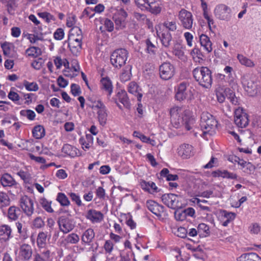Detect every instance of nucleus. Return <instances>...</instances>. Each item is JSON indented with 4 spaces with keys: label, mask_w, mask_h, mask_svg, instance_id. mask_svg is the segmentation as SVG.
Instances as JSON below:
<instances>
[{
    "label": "nucleus",
    "mask_w": 261,
    "mask_h": 261,
    "mask_svg": "<svg viewBox=\"0 0 261 261\" xmlns=\"http://www.w3.org/2000/svg\"><path fill=\"white\" fill-rule=\"evenodd\" d=\"M237 58L239 62L243 65L248 67H253L255 66V64L251 60L241 54H238Z\"/></svg>",
    "instance_id": "nucleus-36"
},
{
    "label": "nucleus",
    "mask_w": 261,
    "mask_h": 261,
    "mask_svg": "<svg viewBox=\"0 0 261 261\" xmlns=\"http://www.w3.org/2000/svg\"><path fill=\"white\" fill-rule=\"evenodd\" d=\"M83 38L81 29L78 27H72L69 33L68 37Z\"/></svg>",
    "instance_id": "nucleus-47"
},
{
    "label": "nucleus",
    "mask_w": 261,
    "mask_h": 261,
    "mask_svg": "<svg viewBox=\"0 0 261 261\" xmlns=\"http://www.w3.org/2000/svg\"><path fill=\"white\" fill-rule=\"evenodd\" d=\"M178 154L183 159H188L193 155V148L192 145L183 144L178 148Z\"/></svg>",
    "instance_id": "nucleus-20"
},
{
    "label": "nucleus",
    "mask_w": 261,
    "mask_h": 261,
    "mask_svg": "<svg viewBox=\"0 0 261 261\" xmlns=\"http://www.w3.org/2000/svg\"><path fill=\"white\" fill-rule=\"evenodd\" d=\"M94 237L95 232L94 230L89 228L83 232L81 237V240L84 243L89 244L93 241Z\"/></svg>",
    "instance_id": "nucleus-27"
},
{
    "label": "nucleus",
    "mask_w": 261,
    "mask_h": 261,
    "mask_svg": "<svg viewBox=\"0 0 261 261\" xmlns=\"http://www.w3.org/2000/svg\"><path fill=\"white\" fill-rule=\"evenodd\" d=\"M127 17V13L123 9L121 8L117 11L113 17L116 29L121 30L125 27L126 24V18Z\"/></svg>",
    "instance_id": "nucleus-14"
},
{
    "label": "nucleus",
    "mask_w": 261,
    "mask_h": 261,
    "mask_svg": "<svg viewBox=\"0 0 261 261\" xmlns=\"http://www.w3.org/2000/svg\"><path fill=\"white\" fill-rule=\"evenodd\" d=\"M159 75L161 79L167 81L172 79L175 74V68L170 62H164L159 68Z\"/></svg>",
    "instance_id": "nucleus-11"
},
{
    "label": "nucleus",
    "mask_w": 261,
    "mask_h": 261,
    "mask_svg": "<svg viewBox=\"0 0 261 261\" xmlns=\"http://www.w3.org/2000/svg\"><path fill=\"white\" fill-rule=\"evenodd\" d=\"M146 205L147 208L157 217H161L162 216V214L164 211L163 206L153 200H148Z\"/></svg>",
    "instance_id": "nucleus-19"
},
{
    "label": "nucleus",
    "mask_w": 261,
    "mask_h": 261,
    "mask_svg": "<svg viewBox=\"0 0 261 261\" xmlns=\"http://www.w3.org/2000/svg\"><path fill=\"white\" fill-rule=\"evenodd\" d=\"M141 185L143 189L150 193L157 192V187L153 182H146L143 181L141 183Z\"/></svg>",
    "instance_id": "nucleus-37"
},
{
    "label": "nucleus",
    "mask_w": 261,
    "mask_h": 261,
    "mask_svg": "<svg viewBox=\"0 0 261 261\" xmlns=\"http://www.w3.org/2000/svg\"><path fill=\"white\" fill-rule=\"evenodd\" d=\"M1 47L5 55L10 56L12 54L14 45L11 43L5 42L1 45Z\"/></svg>",
    "instance_id": "nucleus-46"
},
{
    "label": "nucleus",
    "mask_w": 261,
    "mask_h": 261,
    "mask_svg": "<svg viewBox=\"0 0 261 261\" xmlns=\"http://www.w3.org/2000/svg\"><path fill=\"white\" fill-rule=\"evenodd\" d=\"M1 182L3 187H14L17 188L18 183L13 177L8 173L4 174L1 178Z\"/></svg>",
    "instance_id": "nucleus-24"
},
{
    "label": "nucleus",
    "mask_w": 261,
    "mask_h": 261,
    "mask_svg": "<svg viewBox=\"0 0 261 261\" xmlns=\"http://www.w3.org/2000/svg\"><path fill=\"white\" fill-rule=\"evenodd\" d=\"M101 88L108 93V95L110 96L113 92L112 83L108 77H102L100 80Z\"/></svg>",
    "instance_id": "nucleus-30"
},
{
    "label": "nucleus",
    "mask_w": 261,
    "mask_h": 261,
    "mask_svg": "<svg viewBox=\"0 0 261 261\" xmlns=\"http://www.w3.org/2000/svg\"><path fill=\"white\" fill-rule=\"evenodd\" d=\"M40 203L42 207L47 212L53 213L54 212L53 209L51 207V202L48 201L46 199L44 198H41Z\"/></svg>",
    "instance_id": "nucleus-51"
},
{
    "label": "nucleus",
    "mask_w": 261,
    "mask_h": 261,
    "mask_svg": "<svg viewBox=\"0 0 261 261\" xmlns=\"http://www.w3.org/2000/svg\"><path fill=\"white\" fill-rule=\"evenodd\" d=\"M64 31L62 28L57 29L54 33V37L56 40H61L64 37Z\"/></svg>",
    "instance_id": "nucleus-56"
},
{
    "label": "nucleus",
    "mask_w": 261,
    "mask_h": 261,
    "mask_svg": "<svg viewBox=\"0 0 261 261\" xmlns=\"http://www.w3.org/2000/svg\"><path fill=\"white\" fill-rule=\"evenodd\" d=\"M138 86L135 82H130L128 86V91L132 94H137V98L139 101L141 100L142 94L138 93Z\"/></svg>",
    "instance_id": "nucleus-40"
},
{
    "label": "nucleus",
    "mask_w": 261,
    "mask_h": 261,
    "mask_svg": "<svg viewBox=\"0 0 261 261\" xmlns=\"http://www.w3.org/2000/svg\"><path fill=\"white\" fill-rule=\"evenodd\" d=\"M10 204V199L6 193L0 192V209L2 211L4 215L6 214L5 208L9 206Z\"/></svg>",
    "instance_id": "nucleus-31"
},
{
    "label": "nucleus",
    "mask_w": 261,
    "mask_h": 261,
    "mask_svg": "<svg viewBox=\"0 0 261 261\" xmlns=\"http://www.w3.org/2000/svg\"><path fill=\"white\" fill-rule=\"evenodd\" d=\"M104 25L109 32H112L114 29L113 22L109 19H106L104 21Z\"/></svg>",
    "instance_id": "nucleus-63"
},
{
    "label": "nucleus",
    "mask_w": 261,
    "mask_h": 261,
    "mask_svg": "<svg viewBox=\"0 0 261 261\" xmlns=\"http://www.w3.org/2000/svg\"><path fill=\"white\" fill-rule=\"evenodd\" d=\"M146 50L149 54H154L156 47L149 39L146 40Z\"/></svg>",
    "instance_id": "nucleus-58"
},
{
    "label": "nucleus",
    "mask_w": 261,
    "mask_h": 261,
    "mask_svg": "<svg viewBox=\"0 0 261 261\" xmlns=\"http://www.w3.org/2000/svg\"><path fill=\"white\" fill-rule=\"evenodd\" d=\"M86 217L93 223H99L103 218V214L99 211L95 210H90L88 211Z\"/></svg>",
    "instance_id": "nucleus-23"
},
{
    "label": "nucleus",
    "mask_w": 261,
    "mask_h": 261,
    "mask_svg": "<svg viewBox=\"0 0 261 261\" xmlns=\"http://www.w3.org/2000/svg\"><path fill=\"white\" fill-rule=\"evenodd\" d=\"M19 205L23 213L28 217H31L34 214L33 200L26 195L22 196L19 200Z\"/></svg>",
    "instance_id": "nucleus-12"
},
{
    "label": "nucleus",
    "mask_w": 261,
    "mask_h": 261,
    "mask_svg": "<svg viewBox=\"0 0 261 261\" xmlns=\"http://www.w3.org/2000/svg\"><path fill=\"white\" fill-rule=\"evenodd\" d=\"M71 92L74 96H77L81 93V88L79 85L75 84H72L71 85Z\"/></svg>",
    "instance_id": "nucleus-61"
},
{
    "label": "nucleus",
    "mask_w": 261,
    "mask_h": 261,
    "mask_svg": "<svg viewBox=\"0 0 261 261\" xmlns=\"http://www.w3.org/2000/svg\"><path fill=\"white\" fill-rule=\"evenodd\" d=\"M38 15L40 17L45 19L47 23L55 20V17L49 13L46 12L38 13Z\"/></svg>",
    "instance_id": "nucleus-54"
},
{
    "label": "nucleus",
    "mask_w": 261,
    "mask_h": 261,
    "mask_svg": "<svg viewBox=\"0 0 261 261\" xmlns=\"http://www.w3.org/2000/svg\"><path fill=\"white\" fill-rule=\"evenodd\" d=\"M57 200L62 206H67L70 205V201L64 193H59L57 197Z\"/></svg>",
    "instance_id": "nucleus-44"
},
{
    "label": "nucleus",
    "mask_w": 261,
    "mask_h": 261,
    "mask_svg": "<svg viewBox=\"0 0 261 261\" xmlns=\"http://www.w3.org/2000/svg\"><path fill=\"white\" fill-rule=\"evenodd\" d=\"M192 201L198 205L201 210L210 211V207L208 206V203L207 201L205 200H200L197 198H193Z\"/></svg>",
    "instance_id": "nucleus-42"
},
{
    "label": "nucleus",
    "mask_w": 261,
    "mask_h": 261,
    "mask_svg": "<svg viewBox=\"0 0 261 261\" xmlns=\"http://www.w3.org/2000/svg\"><path fill=\"white\" fill-rule=\"evenodd\" d=\"M156 34L159 37L162 45L166 48H169L172 43V37L170 32H166V30H161L155 28Z\"/></svg>",
    "instance_id": "nucleus-17"
},
{
    "label": "nucleus",
    "mask_w": 261,
    "mask_h": 261,
    "mask_svg": "<svg viewBox=\"0 0 261 261\" xmlns=\"http://www.w3.org/2000/svg\"><path fill=\"white\" fill-rule=\"evenodd\" d=\"M32 254L33 250L29 244L24 243L20 246L19 255L22 260H29L32 258Z\"/></svg>",
    "instance_id": "nucleus-18"
},
{
    "label": "nucleus",
    "mask_w": 261,
    "mask_h": 261,
    "mask_svg": "<svg viewBox=\"0 0 261 261\" xmlns=\"http://www.w3.org/2000/svg\"><path fill=\"white\" fill-rule=\"evenodd\" d=\"M178 18L181 25L186 29H191L193 23V16L191 12L182 9L179 12Z\"/></svg>",
    "instance_id": "nucleus-16"
},
{
    "label": "nucleus",
    "mask_w": 261,
    "mask_h": 261,
    "mask_svg": "<svg viewBox=\"0 0 261 261\" xmlns=\"http://www.w3.org/2000/svg\"><path fill=\"white\" fill-rule=\"evenodd\" d=\"M68 195L71 198V200L75 202V203L78 205V206H81L82 205V201L81 200L80 196L77 195L76 194L74 193H68Z\"/></svg>",
    "instance_id": "nucleus-59"
},
{
    "label": "nucleus",
    "mask_w": 261,
    "mask_h": 261,
    "mask_svg": "<svg viewBox=\"0 0 261 261\" xmlns=\"http://www.w3.org/2000/svg\"><path fill=\"white\" fill-rule=\"evenodd\" d=\"M214 176H221L223 177H227L230 178H236L237 175L233 173H230L228 172L227 171L224 170L223 171H218L217 172H214Z\"/></svg>",
    "instance_id": "nucleus-50"
},
{
    "label": "nucleus",
    "mask_w": 261,
    "mask_h": 261,
    "mask_svg": "<svg viewBox=\"0 0 261 261\" xmlns=\"http://www.w3.org/2000/svg\"><path fill=\"white\" fill-rule=\"evenodd\" d=\"M59 229L63 233H67L75 227L74 220L66 216L60 217L58 220Z\"/></svg>",
    "instance_id": "nucleus-13"
},
{
    "label": "nucleus",
    "mask_w": 261,
    "mask_h": 261,
    "mask_svg": "<svg viewBox=\"0 0 261 261\" xmlns=\"http://www.w3.org/2000/svg\"><path fill=\"white\" fill-rule=\"evenodd\" d=\"M136 6L141 10L147 11L152 14L160 13L161 8L160 7L159 0H134Z\"/></svg>",
    "instance_id": "nucleus-6"
},
{
    "label": "nucleus",
    "mask_w": 261,
    "mask_h": 261,
    "mask_svg": "<svg viewBox=\"0 0 261 261\" xmlns=\"http://www.w3.org/2000/svg\"><path fill=\"white\" fill-rule=\"evenodd\" d=\"M156 28L161 30L165 31L168 32H173L177 29V24L175 21H166L162 24H159Z\"/></svg>",
    "instance_id": "nucleus-26"
},
{
    "label": "nucleus",
    "mask_w": 261,
    "mask_h": 261,
    "mask_svg": "<svg viewBox=\"0 0 261 261\" xmlns=\"http://www.w3.org/2000/svg\"><path fill=\"white\" fill-rule=\"evenodd\" d=\"M171 122L175 128L184 126L186 129L190 130L194 123V119L190 116L188 112H185L180 107H175L170 110Z\"/></svg>",
    "instance_id": "nucleus-1"
},
{
    "label": "nucleus",
    "mask_w": 261,
    "mask_h": 261,
    "mask_svg": "<svg viewBox=\"0 0 261 261\" xmlns=\"http://www.w3.org/2000/svg\"><path fill=\"white\" fill-rule=\"evenodd\" d=\"M40 254L42 257H43V258H44L46 261L49 260L52 256V253L50 251L46 248H44L42 251H41Z\"/></svg>",
    "instance_id": "nucleus-60"
},
{
    "label": "nucleus",
    "mask_w": 261,
    "mask_h": 261,
    "mask_svg": "<svg viewBox=\"0 0 261 261\" xmlns=\"http://www.w3.org/2000/svg\"><path fill=\"white\" fill-rule=\"evenodd\" d=\"M217 121L214 117L207 112H203L201 115L200 126L204 135H212L217 126Z\"/></svg>",
    "instance_id": "nucleus-4"
},
{
    "label": "nucleus",
    "mask_w": 261,
    "mask_h": 261,
    "mask_svg": "<svg viewBox=\"0 0 261 261\" xmlns=\"http://www.w3.org/2000/svg\"><path fill=\"white\" fill-rule=\"evenodd\" d=\"M45 222L41 217H37L32 222V228L40 229L44 227Z\"/></svg>",
    "instance_id": "nucleus-45"
},
{
    "label": "nucleus",
    "mask_w": 261,
    "mask_h": 261,
    "mask_svg": "<svg viewBox=\"0 0 261 261\" xmlns=\"http://www.w3.org/2000/svg\"><path fill=\"white\" fill-rule=\"evenodd\" d=\"M33 135L34 137L37 139L43 138L45 136L44 127L40 125L35 126L33 130Z\"/></svg>",
    "instance_id": "nucleus-39"
},
{
    "label": "nucleus",
    "mask_w": 261,
    "mask_h": 261,
    "mask_svg": "<svg viewBox=\"0 0 261 261\" xmlns=\"http://www.w3.org/2000/svg\"><path fill=\"white\" fill-rule=\"evenodd\" d=\"M197 229L198 230V232H199V236L200 237H205L210 233L209 226L205 223L199 224Z\"/></svg>",
    "instance_id": "nucleus-38"
},
{
    "label": "nucleus",
    "mask_w": 261,
    "mask_h": 261,
    "mask_svg": "<svg viewBox=\"0 0 261 261\" xmlns=\"http://www.w3.org/2000/svg\"><path fill=\"white\" fill-rule=\"evenodd\" d=\"M193 75L199 84L205 88H208L212 83L211 71L206 67L195 68L193 70Z\"/></svg>",
    "instance_id": "nucleus-3"
},
{
    "label": "nucleus",
    "mask_w": 261,
    "mask_h": 261,
    "mask_svg": "<svg viewBox=\"0 0 261 261\" xmlns=\"http://www.w3.org/2000/svg\"><path fill=\"white\" fill-rule=\"evenodd\" d=\"M174 216L177 220L183 221L186 218L185 212L176 211L174 213Z\"/></svg>",
    "instance_id": "nucleus-62"
},
{
    "label": "nucleus",
    "mask_w": 261,
    "mask_h": 261,
    "mask_svg": "<svg viewBox=\"0 0 261 261\" xmlns=\"http://www.w3.org/2000/svg\"><path fill=\"white\" fill-rule=\"evenodd\" d=\"M12 229L9 225L4 224L0 226V241L6 242L8 241L11 238Z\"/></svg>",
    "instance_id": "nucleus-21"
},
{
    "label": "nucleus",
    "mask_w": 261,
    "mask_h": 261,
    "mask_svg": "<svg viewBox=\"0 0 261 261\" xmlns=\"http://www.w3.org/2000/svg\"><path fill=\"white\" fill-rule=\"evenodd\" d=\"M113 247L114 244L111 240H107L105 242L103 248L106 253L110 254L113 250Z\"/></svg>",
    "instance_id": "nucleus-57"
},
{
    "label": "nucleus",
    "mask_w": 261,
    "mask_h": 261,
    "mask_svg": "<svg viewBox=\"0 0 261 261\" xmlns=\"http://www.w3.org/2000/svg\"><path fill=\"white\" fill-rule=\"evenodd\" d=\"M65 241L68 244H75L79 242L80 237L77 234L71 233L66 236Z\"/></svg>",
    "instance_id": "nucleus-49"
},
{
    "label": "nucleus",
    "mask_w": 261,
    "mask_h": 261,
    "mask_svg": "<svg viewBox=\"0 0 261 261\" xmlns=\"http://www.w3.org/2000/svg\"><path fill=\"white\" fill-rule=\"evenodd\" d=\"M21 116L27 117L30 120H33L35 119L36 114L35 112L31 110H23L20 112Z\"/></svg>",
    "instance_id": "nucleus-52"
},
{
    "label": "nucleus",
    "mask_w": 261,
    "mask_h": 261,
    "mask_svg": "<svg viewBox=\"0 0 261 261\" xmlns=\"http://www.w3.org/2000/svg\"><path fill=\"white\" fill-rule=\"evenodd\" d=\"M91 108L96 112L99 124L105 126L107 122L108 114L104 103L100 100L92 101Z\"/></svg>",
    "instance_id": "nucleus-7"
},
{
    "label": "nucleus",
    "mask_w": 261,
    "mask_h": 261,
    "mask_svg": "<svg viewBox=\"0 0 261 261\" xmlns=\"http://www.w3.org/2000/svg\"><path fill=\"white\" fill-rule=\"evenodd\" d=\"M117 100L121 102L124 107L126 108H129L130 102L127 97V93L124 90H120L117 92L115 100V102L117 103L118 107L122 109L121 106L117 103Z\"/></svg>",
    "instance_id": "nucleus-22"
},
{
    "label": "nucleus",
    "mask_w": 261,
    "mask_h": 261,
    "mask_svg": "<svg viewBox=\"0 0 261 261\" xmlns=\"http://www.w3.org/2000/svg\"><path fill=\"white\" fill-rule=\"evenodd\" d=\"M15 226L17 228V232L19 234V236L23 239H27L28 238L27 228L23 227L22 224L20 222H17L15 223Z\"/></svg>",
    "instance_id": "nucleus-48"
},
{
    "label": "nucleus",
    "mask_w": 261,
    "mask_h": 261,
    "mask_svg": "<svg viewBox=\"0 0 261 261\" xmlns=\"http://www.w3.org/2000/svg\"><path fill=\"white\" fill-rule=\"evenodd\" d=\"M189 87L187 82L180 83L175 88V98L177 100L181 101L184 99H192L193 98L194 89Z\"/></svg>",
    "instance_id": "nucleus-5"
},
{
    "label": "nucleus",
    "mask_w": 261,
    "mask_h": 261,
    "mask_svg": "<svg viewBox=\"0 0 261 261\" xmlns=\"http://www.w3.org/2000/svg\"><path fill=\"white\" fill-rule=\"evenodd\" d=\"M214 14L216 18L228 21L231 18V9L224 4H219L217 5L214 10Z\"/></svg>",
    "instance_id": "nucleus-10"
},
{
    "label": "nucleus",
    "mask_w": 261,
    "mask_h": 261,
    "mask_svg": "<svg viewBox=\"0 0 261 261\" xmlns=\"http://www.w3.org/2000/svg\"><path fill=\"white\" fill-rule=\"evenodd\" d=\"M241 81L244 89L250 96H255L260 92L261 82L256 75H244Z\"/></svg>",
    "instance_id": "nucleus-2"
},
{
    "label": "nucleus",
    "mask_w": 261,
    "mask_h": 261,
    "mask_svg": "<svg viewBox=\"0 0 261 261\" xmlns=\"http://www.w3.org/2000/svg\"><path fill=\"white\" fill-rule=\"evenodd\" d=\"M27 38L29 40L31 43H35L38 40H42V38L41 37L38 36V35H35L34 34H29L28 35Z\"/></svg>",
    "instance_id": "nucleus-64"
},
{
    "label": "nucleus",
    "mask_w": 261,
    "mask_h": 261,
    "mask_svg": "<svg viewBox=\"0 0 261 261\" xmlns=\"http://www.w3.org/2000/svg\"><path fill=\"white\" fill-rule=\"evenodd\" d=\"M191 54L193 56V59L195 60L196 62H200V60H203V55L199 49L197 48H194L192 50Z\"/></svg>",
    "instance_id": "nucleus-53"
},
{
    "label": "nucleus",
    "mask_w": 261,
    "mask_h": 261,
    "mask_svg": "<svg viewBox=\"0 0 261 261\" xmlns=\"http://www.w3.org/2000/svg\"><path fill=\"white\" fill-rule=\"evenodd\" d=\"M181 196L171 193L165 194L161 197L163 203L168 207L173 209L181 207Z\"/></svg>",
    "instance_id": "nucleus-9"
},
{
    "label": "nucleus",
    "mask_w": 261,
    "mask_h": 261,
    "mask_svg": "<svg viewBox=\"0 0 261 261\" xmlns=\"http://www.w3.org/2000/svg\"><path fill=\"white\" fill-rule=\"evenodd\" d=\"M26 53L29 56L36 58L42 54V51L38 47L32 46L26 50Z\"/></svg>",
    "instance_id": "nucleus-41"
},
{
    "label": "nucleus",
    "mask_w": 261,
    "mask_h": 261,
    "mask_svg": "<svg viewBox=\"0 0 261 261\" xmlns=\"http://www.w3.org/2000/svg\"><path fill=\"white\" fill-rule=\"evenodd\" d=\"M230 90L228 88L223 89L222 88L217 89L216 91V96L218 101L220 103H222L225 99V97L227 96V93H228Z\"/></svg>",
    "instance_id": "nucleus-34"
},
{
    "label": "nucleus",
    "mask_w": 261,
    "mask_h": 261,
    "mask_svg": "<svg viewBox=\"0 0 261 261\" xmlns=\"http://www.w3.org/2000/svg\"><path fill=\"white\" fill-rule=\"evenodd\" d=\"M49 237H50L51 235L49 233L48 234V232L40 231L37 237V244L39 248H44L46 244L47 238Z\"/></svg>",
    "instance_id": "nucleus-32"
},
{
    "label": "nucleus",
    "mask_w": 261,
    "mask_h": 261,
    "mask_svg": "<svg viewBox=\"0 0 261 261\" xmlns=\"http://www.w3.org/2000/svg\"><path fill=\"white\" fill-rule=\"evenodd\" d=\"M20 215V210L19 207L13 205L10 206L8 209L7 217L11 221H16Z\"/></svg>",
    "instance_id": "nucleus-25"
},
{
    "label": "nucleus",
    "mask_w": 261,
    "mask_h": 261,
    "mask_svg": "<svg viewBox=\"0 0 261 261\" xmlns=\"http://www.w3.org/2000/svg\"><path fill=\"white\" fill-rule=\"evenodd\" d=\"M24 86L26 89L30 91H36L38 90V86L36 83L25 81L24 83Z\"/></svg>",
    "instance_id": "nucleus-55"
},
{
    "label": "nucleus",
    "mask_w": 261,
    "mask_h": 261,
    "mask_svg": "<svg viewBox=\"0 0 261 261\" xmlns=\"http://www.w3.org/2000/svg\"><path fill=\"white\" fill-rule=\"evenodd\" d=\"M200 42L204 49L208 53L212 51V43L207 36L204 34L201 35L200 36Z\"/></svg>",
    "instance_id": "nucleus-28"
},
{
    "label": "nucleus",
    "mask_w": 261,
    "mask_h": 261,
    "mask_svg": "<svg viewBox=\"0 0 261 261\" xmlns=\"http://www.w3.org/2000/svg\"><path fill=\"white\" fill-rule=\"evenodd\" d=\"M128 55V51L124 48H119L115 50L111 56V64L114 67L120 68L125 64Z\"/></svg>",
    "instance_id": "nucleus-8"
},
{
    "label": "nucleus",
    "mask_w": 261,
    "mask_h": 261,
    "mask_svg": "<svg viewBox=\"0 0 261 261\" xmlns=\"http://www.w3.org/2000/svg\"><path fill=\"white\" fill-rule=\"evenodd\" d=\"M78 150L76 148L69 145L65 144L62 149V151L71 156H75L78 154Z\"/></svg>",
    "instance_id": "nucleus-33"
},
{
    "label": "nucleus",
    "mask_w": 261,
    "mask_h": 261,
    "mask_svg": "<svg viewBox=\"0 0 261 261\" xmlns=\"http://www.w3.org/2000/svg\"><path fill=\"white\" fill-rule=\"evenodd\" d=\"M238 261H261V258L255 253H246L237 258Z\"/></svg>",
    "instance_id": "nucleus-29"
},
{
    "label": "nucleus",
    "mask_w": 261,
    "mask_h": 261,
    "mask_svg": "<svg viewBox=\"0 0 261 261\" xmlns=\"http://www.w3.org/2000/svg\"><path fill=\"white\" fill-rule=\"evenodd\" d=\"M131 70L132 66L128 65L125 67L120 75L121 82H125L130 80L132 75Z\"/></svg>",
    "instance_id": "nucleus-35"
},
{
    "label": "nucleus",
    "mask_w": 261,
    "mask_h": 261,
    "mask_svg": "<svg viewBox=\"0 0 261 261\" xmlns=\"http://www.w3.org/2000/svg\"><path fill=\"white\" fill-rule=\"evenodd\" d=\"M234 121L238 127H245L249 123L248 115L243 111L242 109L238 108L234 111Z\"/></svg>",
    "instance_id": "nucleus-15"
},
{
    "label": "nucleus",
    "mask_w": 261,
    "mask_h": 261,
    "mask_svg": "<svg viewBox=\"0 0 261 261\" xmlns=\"http://www.w3.org/2000/svg\"><path fill=\"white\" fill-rule=\"evenodd\" d=\"M68 46L73 55L76 56L81 51L82 44L72 41H68Z\"/></svg>",
    "instance_id": "nucleus-43"
}]
</instances>
